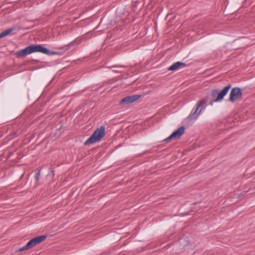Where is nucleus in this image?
I'll return each mask as SVG.
<instances>
[{
    "mask_svg": "<svg viewBox=\"0 0 255 255\" xmlns=\"http://www.w3.org/2000/svg\"><path fill=\"white\" fill-rule=\"evenodd\" d=\"M40 171L39 170L38 173L36 174V181H38L39 180V176H40Z\"/></svg>",
    "mask_w": 255,
    "mask_h": 255,
    "instance_id": "13",
    "label": "nucleus"
},
{
    "mask_svg": "<svg viewBox=\"0 0 255 255\" xmlns=\"http://www.w3.org/2000/svg\"><path fill=\"white\" fill-rule=\"evenodd\" d=\"M12 30L13 28H9L1 32L0 33V38L9 34L12 31Z\"/></svg>",
    "mask_w": 255,
    "mask_h": 255,
    "instance_id": "10",
    "label": "nucleus"
},
{
    "mask_svg": "<svg viewBox=\"0 0 255 255\" xmlns=\"http://www.w3.org/2000/svg\"><path fill=\"white\" fill-rule=\"evenodd\" d=\"M82 38L78 37L74 41V43H79L81 42Z\"/></svg>",
    "mask_w": 255,
    "mask_h": 255,
    "instance_id": "12",
    "label": "nucleus"
},
{
    "mask_svg": "<svg viewBox=\"0 0 255 255\" xmlns=\"http://www.w3.org/2000/svg\"><path fill=\"white\" fill-rule=\"evenodd\" d=\"M185 128L184 127H181L176 131L173 132L171 135L165 139V141H168L170 139H177L179 138L184 132Z\"/></svg>",
    "mask_w": 255,
    "mask_h": 255,
    "instance_id": "7",
    "label": "nucleus"
},
{
    "mask_svg": "<svg viewBox=\"0 0 255 255\" xmlns=\"http://www.w3.org/2000/svg\"><path fill=\"white\" fill-rule=\"evenodd\" d=\"M46 236H40L35 237L30 240L26 245H25L22 248L18 249L17 250V252H21L24 251L29 250L33 248V247L35 246L36 245L43 241L46 239Z\"/></svg>",
    "mask_w": 255,
    "mask_h": 255,
    "instance_id": "3",
    "label": "nucleus"
},
{
    "mask_svg": "<svg viewBox=\"0 0 255 255\" xmlns=\"http://www.w3.org/2000/svg\"><path fill=\"white\" fill-rule=\"evenodd\" d=\"M37 52L46 54H49V50L46 48L43 47L42 45H31L22 50L16 51L15 55L17 57L23 58L28 54Z\"/></svg>",
    "mask_w": 255,
    "mask_h": 255,
    "instance_id": "1",
    "label": "nucleus"
},
{
    "mask_svg": "<svg viewBox=\"0 0 255 255\" xmlns=\"http://www.w3.org/2000/svg\"><path fill=\"white\" fill-rule=\"evenodd\" d=\"M207 103V101L205 100H201L199 101L198 103L197 108L193 114H191L189 116L190 119H197L198 115L201 112L202 110L205 108Z\"/></svg>",
    "mask_w": 255,
    "mask_h": 255,
    "instance_id": "5",
    "label": "nucleus"
},
{
    "mask_svg": "<svg viewBox=\"0 0 255 255\" xmlns=\"http://www.w3.org/2000/svg\"><path fill=\"white\" fill-rule=\"evenodd\" d=\"M218 89H214V90H213L211 91V96L212 98H214V97H215L216 96H218Z\"/></svg>",
    "mask_w": 255,
    "mask_h": 255,
    "instance_id": "11",
    "label": "nucleus"
},
{
    "mask_svg": "<svg viewBox=\"0 0 255 255\" xmlns=\"http://www.w3.org/2000/svg\"><path fill=\"white\" fill-rule=\"evenodd\" d=\"M105 135V128L103 126L97 128L93 134L85 142V145H90L99 141Z\"/></svg>",
    "mask_w": 255,
    "mask_h": 255,
    "instance_id": "2",
    "label": "nucleus"
},
{
    "mask_svg": "<svg viewBox=\"0 0 255 255\" xmlns=\"http://www.w3.org/2000/svg\"><path fill=\"white\" fill-rule=\"evenodd\" d=\"M231 87V85H229L225 87L220 92H218V96L216 99L214 100V102H217L223 100L224 96L227 94Z\"/></svg>",
    "mask_w": 255,
    "mask_h": 255,
    "instance_id": "8",
    "label": "nucleus"
},
{
    "mask_svg": "<svg viewBox=\"0 0 255 255\" xmlns=\"http://www.w3.org/2000/svg\"><path fill=\"white\" fill-rule=\"evenodd\" d=\"M185 64L181 62H177L170 66L168 70L169 71H174L179 69L180 67H184Z\"/></svg>",
    "mask_w": 255,
    "mask_h": 255,
    "instance_id": "9",
    "label": "nucleus"
},
{
    "mask_svg": "<svg viewBox=\"0 0 255 255\" xmlns=\"http://www.w3.org/2000/svg\"><path fill=\"white\" fill-rule=\"evenodd\" d=\"M140 97V96L138 95L127 96L121 101L120 104L124 105H128L138 100Z\"/></svg>",
    "mask_w": 255,
    "mask_h": 255,
    "instance_id": "6",
    "label": "nucleus"
},
{
    "mask_svg": "<svg viewBox=\"0 0 255 255\" xmlns=\"http://www.w3.org/2000/svg\"><path fill=\"white\" fill-rule=\"evenodd\" d=\"M242 96V92L241 89L239 87L234 88L231 90L229 100L232 102H234Z\"/></svg>",
    "mask_w": 255,
    "mask_h": 255,
    "instance_id": "4",
    "label": "nucleus"
}]
</instances>
